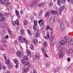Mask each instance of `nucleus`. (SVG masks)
<instances>
[{"mask_svg": "<svg viewBox=\"0 0 73 73\" xmlns=\"http://www.w3.org/2000/svg\"><path fill=\"white\" fill-rule=\"evenodd\" d=\"M64 54V49L62 48L60 52V54L59 55V58H61L63 57Z\"/></svg>", "mask_w": 73, "mask_h": 73, "instance_id": "1", "label": "nucleus"}, {"mask_svg": "<svg viewBox=\"0 0 73 73\" xmlns=\"http://www.w3.org/2000/svg\"><path fill=\"white\" fill-rule=\"evenodd\" d=\"M64 8H65V6H62L60 7V8H59V13L61 15V12L64 11Z\"/></svg>", "mask_w": 73, "mask_h": 73, "instance_id": "2", "label": "nucleus"}, {"mask_svg": "<svg viewBox=\"0 0 73 73\" xmlns=\"http://www.w3.org/2000/svg\"><path fill=\"white\" fill-rule=\"evenodd\" d=\"M68 37L67 36H64V40H65V44H69V39L66 38Z\"/></svg>", "mask_w": 73, "mask_h": 73, "instance_id": "3", "label": "nucleus"}, {"mask_svg": "<svg viewBox=\"0 0 73 73\" xmlns=\"http://www.w3.org/2000/svg\"><path fill=\"white\" fill-rule=\"evenodd\" d=\"M37 1H38V0H34V1L32 2L30 4L31 6H34L37 3Z\"/></svg>", "mask_w": 73, "mask_h": 73, "instance_id": "4", "label": "nucleus"}, {"mask_svg": "<svg viewBox=\"0 0 73 73\" xmlns=\"http://www.w3.org/2000/svg\"><path fill=\"white\" fill-rule=\"evenodd\" d=\"M34 25L33 26L34 30H36V26L37 25V21L35 20L34 21Z\"/></svg>", "mask_w": 73, "mask_h": 73, "instance_id": "5", "label": "nucleus"}, {"mask_svg": "<svg viewBox=\"0 0 73 73\" xmlns=\"http://www.w3.org/2000/svg\"><path fill=\"white\" fill-rule=\"evenodd\" d=\"M41 50L43 53H44L45 56H46V57H48V56L46 54V50H45V48H43V47H42L41 48Z\"/></svg>", "mask_w": 73, "mask_h": 73, "instance_id": "6", "label": "nucleus"}, {"mask_svg": "<svg viewBox=\"0 0 73 73\" xmlns=\"http://www.w3.org/2000/svg\"><path fill=\"white\" fill-rule=\"evenodd\" d=\"M64 24L63 23H61L60 26V29L61 31H64Z\"/></svg>", "mask_w": 73, "mask_h": 73, "instance_id": "7", "label": "nucleus"}, {"mask_svg": "<svg viewBox=\"0 0 73 73\" xmlns=\"http://www.w3.org/2000/svg\"><path fill=\"white\" fill-rule=\"evenodd\" d=\"M38 7L40 8L41 7H44L45 5H44V3L43 2L38 4Z\"/></svg>", "mask_w": 73, "mask_h": 73, "instance_id": "8", "label": "nucleus"}, {"mask_svg": "<svg viewBox=\"0 0 73 73\" xmlns=\"http://www.w3.org/2000/svg\"><path fill=\"white\" fill-rule=\"evenodd\" d=\"M27 66L28 68H30L31 66V64H30V63H29L28 62H27V64H25V65H24V66H27Z\"/></svg>", "mask_w": 73, "mask_h": 73, "instance_id": "9", "label": "nucleus"}, {"mask_svg": "<svg viewBox=\"0 0 73 73\" xmlns=\"http://www.w3.org/2000/svg\"><path fill=\"white\" fill-rule=\"evenodd\" d=\"M62 2H61V0H57V4L59 6H61V5Z\"/></svg>", "mask_w": 73, "mask_h": 73, "instance_id": "10", "label": "nucleus"}, {"mask_svg": "<svg viewBox=\"0 0 73 73\" xmlns=\"http://www.w3.org/2000/svg\"><path fill=\"white\" fill-rule=\"evenodd\" d=\"M54 21V18L52 17L51 18V19H50V21L51 23H53Z\"/></svg>", "mask_w": 73, "mask_h": 73, "instance_id": "11", "label": "nucleus"}, {"mask_svg": "<svg viewBox=\"0 0 73 73\" xmlns=\"http://www.w3.org/2000/svg\"><path fill=\"white\" fill-rule=\"evenodd\" d=\"M38 23H39V24H40V23H41V24L42 25H44V21H42L41 20L39 21H38Z\"/></svg>", "mask_w": 73, "mask_h": 73, "instance_id": "12", "label": "nucleus"}, {"mask_svg": "<svg viewBox=\"0 0 73 73\" xmlns=\"http://www.w3.org/2000/svg\"><path fill=\"white\" fill-rule=\"evenodd\" d=\"M39 36H40V34L38 33H36L35 34V38L38 37Z\"/></svg>", "mask_w": 73, "mask_h": 73, "instance_id": "13", "label": "nucleus"}, {"mask_svg": "<svg viewBox=\"0 0 73 73\" xmlns=\"http://www.w3.org/2000/svg\"><path fill=\"white\" fill-rule=\"evenodd\" d=\"M19 56L21 58H23L24 57V54L23 52H21Z\"/></svg>", "mask_w": 73, "mask_h": 73, "instance_id": "14", "label": "nucleus"}, {"mask_svg": "<svg viewBox=\"0 0 73 73\" xmlns=\"http://www.w3.org/2000/svg\"><path fill=\"white\" fill-rule=\"evenodd\" d=\"M47 36H44V38L46 39V40H48L49 39V37H50V36L49 35V34H47Z\"/></svg>", "mask_w": 73, "mask_h": 73, "instance_id": "15", "label": "nucleus"}, {"mask_svg": "<svg viewBox=\"0 0 73 73\" xmlns=\"http://www.w3.org/2000/svg\"><path fill=\"white\" fill-rule=\"evenodd\" d=\"M5 5L6 6H8L9 4V1H6L5 2Z\"/></svg>", "mask_w": 73, "mask_h": 73, "instance_id": "16", "label": "nucleus"}, {"mask_svg": "<svg viewBox=\"0 0 73 73\" xmlns=\"http://www.w3.org/2000/svg\"><path fill=\"white\" fill-rule=\"evenodd\" d=\"M29 71V68H27L26 69L24 68H23V72H25L26 71L28 72Z\"/></svg>", "mask_w": 73, "mask_h": 73, "instance_id": "17", "label": "nucleus"}, {"mask_svg": "<svg viewBox=\"0 0 73 73\" xmlns=\"http://www.w3.org/2000/svg\"><path fill=\"white\" fill-rule=\"evenodd\" d=\"M8 66V68L9 69H11L12 66V63H9Z\"/></svg>", "mask_w": 73, "mask_h": 73, "instance_id": "18", "label": "nucleus"}, {"mask_svg": "<svg viewBox=\"0 0 73 73\" xmlns=\"http://www.w3.org/2000/svg\"><path fill=\"white\" fill-rule=\"evenodd\" d=\"M27 55L28 56H29V55L31 54V51H30L29 50H28L27 51Z\"/></svg>", "mask_w": 73, "mask_h": 73, "instance_id": "19", "label": "nucleus"}, {"mask_svg": "<svg viewBox=\"0 0 73 73\" xmlns=\"http://www.w3.org/2000/svg\"><path fill=\"white\" fill-rule=\"evenodd\" d=\"M53 39H54V37L53 36H51L50 37V41H52L53 40Z\"/></svg>", "mask_w": 73, "mask_h": 73, "instance_id": "20", "label": "nucleus"}, {"mask_svg": "<svg viewBox=\"0 0 73 73\" xmlns=\"http://www.w3.org/2000/svg\"><path fill=\"white\" fill-rule=\"evenodd\" d=\"M1 27L2 28H5V24L4 23H1Z\"/></svg>", "mask_w": 73, "mask_h": 73, "instance_id": "21", "label": "nucleus"}, {"mask_svg": "<svg viewBox=\"0 0 73 73\" xmlns=\"http://www.w3.org/2000/svg\"><path fill=\"white\" fill-rule=\"evenodd\" d=\"M49 12H47L46 14V15L45 16V17H48L49 16Z\"/></svg>", "mask_w": 73, "mask_h": 73, "instance_id": "22", "label": "nucleus"}, {"mask_svg": "<svg viewBox=\"0 0 73 73\" xmlns=\"http://www.w3.org/2000/svg\"><path fill=\"white\" fill-rule=\"evenodd\" d=\"M27 32L29 36H31L32 35V33H31V32L29 30H27Z\"/></svg>", "mask_w": 73, "mask_h": 73, "instance_id": "23", "label": "nucleus"}, {"mask_svg": "<svg viewBox=\"0 0 73 73\" xmlns=\"http://www.w3.org/2000/svg\"><path fill=\"white\" fill-rule=\"evenodd\" d=\"M22 62L23 64H25V59H23L22 60Z\"/></svg>", "mask_w": 73, "mask_h": 73, "instance_id": "24", "label": "nucleus"}, {"mask_svg": "<svg viewBox=\"0 0 73 73\" xmlns=\"http://www.w3.org/2000/svg\"><path fill=\"white\" fill-rule=\"evenodd\" d=\"M69 52H68V53H72L73 52V50L71 49H70L68 50Z\"/></svg>", "mask_w": 73, "mask_h": 73, "instance_id": "25", "label": "nucleus"}, {"mask_svg": "<svg viewBox=\"0 0 73 73\" xmlns=\"http://www.w3.org/2000/svg\"><path fill=\"white\" fill-rule=\"evenodd\" d=\"M30 48L32 50H34V47H33V45L32 44L30 45Z\"/></svg>", "mask_w": 73, "mask_h": 73, "instance_id": "26", "label": "nucleus"}, {"mask_svg": "<svg viewBox=\"0 0 73 73\" xmlns=\"http://www.w3.org/2000/svg\"><path fill=\"white\" fill-rule=\"evenodd\" d=\"M20 51H18L17 52V54L18 56H20Z\"/></svg>", "mask_w": 73, "mask_h": 73, "instance_id": "27", "label": "nucleus"}, {"mask_svg": "<svg viewBox=\"0 0 73 73\" xmlns=\"http://www.w3.org/2000/svg\"><path fill=\"white\" fill-rule=\"evenodd\" d=\"M61 45H64L65 44V41L64 40H61L60 42Z\"/></svg>", "mask_w": 73, "mask_h": 73, "instance_id": "28", "label": "nucleus"}, {"mask_svg": "<svg viewBox=\"0 0 73 73\" xmlns=\"http://www.w3.org/2000/svg\"><path fill=\"white\" fill-rule=\"evenodd\" d=\"M25 40V38H22V39L21 40L20 42H21L23 43L24 42V40Z\"/></svg>", "mask_w": 73, "mask_h": 73, "instance_id": "29", "label": "nucleus"}, {"mask_svg": "<svg viewBox=\"0 0 73 73\" xmlns=\"http://www.w3.org/2000/svg\"><path fill=\"white\" fill-rule=\"evenodd\" d=\"M15 13L17 16H18V15H19V11H18L17 10V9H16L15 10Z\"/></svg>", "mask_w": 73, "mask_h": 73, "instance_id": "30", "label": "nucleus"}, {"mask_svg": "<svg viewBox=\"0 0 73 73\" xmlns=\"http://www.w3.org/2000/svg\"><path fill=\"white\" fill-rule=\"evenodd\" d=\"M70 44L71 45H73V39H71L70 40Z\"/></svg>", "mask_w": 73, "mask_h": 73, "instance_id": "31", "label": "nucleus"}, {"mask_svg": "<svg viewBox=\"0 0 73 73\" xmlns=\"http://www.w3.org/2000/svg\"><path fill=\"white\" fill-rule=\"evenodd\" d=\"M33 42L34 43H35L36 44H37V40L36 39H34L33 40Z\"/></svg>", "mask_w": 73, "mask_h": 73, "instance_id": "32", "label": "nucleus"}, {"mask_svg": "<svg viewBox=\"0 0 73 73\" xmlns=\"http://www.w3.org/2000/svg\"><path fill=\"white\" fill-rule=\"evenodd\" d=\"M15 64H19V62L17 59H15Z\"/></svg>", "mask_w": 73, "mask_h": 73, "instance_id": "33", "label": "nucleus"}, {"mask_svg": "<svg viewBox=\"0 0 73 73\" xmlns=\"http://www.w3.org/2000/svg\"><path fill=\"white\" fill-rule=\"evenodd\" d=\"M47 42H44V47H46L47 46Z\"/></svg>", "mask_w": 73, "mask_h": 73, "instance_id": "34", "label": "nucleus"}, {"mask_svg": "<svg viewBox=\"0 0 73 73\" xmlns=\"http://www.w3.org/2000/svg\"><path fill=\"white\" fill-rule=\"evenodd\" d=\"M5 0H1V2L2 4H5Z\"/></svg>", "mask_w": 73, "mask_h": 73, "instance_id": "35", "label": "nucleus"}, {"mask_svg": "<svg viewBox=\"0 0 73 73\" xmlns=\"http://www.w3.org/2000/svg\"><path fill=\"white\" fill-rule=\"evenodd\" d=\"M52 5H53V4L52 3V2H51L50 3H49V7H52Z\"/></svg>", "mask_w": 73, "mask_h": 73, "instance_id": "36", "label": "nucleus"}, {"mask_svg": "<svg viewBox=\"0 0 73 73\" xmlns=\"http://www.w3.org/2000/svg\"><path fill=\"white\" fill-rule=\"evenodd\" d=\"M2 69L3 70H5L6 69L5 66L4 65H3L2 66Z\"/></svg>", "mask_w": 73, "mask_h": 73, "instance_id": "37", "label": "nucleus"}, {"mask_svg": "<svg viewBox=\"0 0 73 73\" xmlns=\"http://www.w3.org/2000/svg\"><path fill=\"white\" fill-rule=\"evenodd\" d=\"M15 24H16V25H19V21L18 20H17L15 21Z\"/></svg>", "mask_w": 73, "mask_h": 73, "instance_id": "38", "label": "nucleus"}, {"mask_svg": "<svg viewBox=\"0 0 73 73\" xmlns=\"http://www.w3.org/2000/svg\"><path fill=\"white\" fill-rule=\"evenodd\" d=\"M10 62H9V60H6V64H9Z\"/></svg>", "mask_w": 73, "mask_h": 73, "instance_id": "39", "label": "nucleus"}, {"mask_svg": "<svg viewBox=\"0 0 73 73\" xmlns=\"http://www.w3.org/2000/svg\"><path fill=\"white\" fill-rule=\"evenodd\" d=\"M33 59L34 61L36 60V56L34 55L33 56Z\"/></svg>", "mask_w": 73, "mask_h": 73, "instance_id": "40", "label": "nucleus"}, {"mask_svg": "<svg viewBox=\"0 0 73 73\" xmlns=\"http://www.w3.org/2000/svg\"><path fill=\"white\" fill-rule=\"evenodd\" d=\"M12 24L13 26H15V24H16V22L15 21H13L12 22Z\"/></svg>", "mask_w": 73, "mask_h": 73, "instance_id": "41", "label": "nucleus"}, {"mask_svg": "<svg viewBox=\"0 0 73 73\" xmlns=\"http://www.w3.org/2000/svg\"><path fill=\"white\" fill-rule=\"evenodd\" d=\"M24 25H27V24H28L27 21L26 20H25L24 21Z\"/></svg>", "mask_w": 73, "mask_h": 73, "instance_id": "42", "label": "nucleus"}, {"mask_svg": "<svg viewBox=\"0 0 73 73\" xmlns=\"http://www.w3.org/2000/svg\"><path fill=\"white\" fill-rule=\"evenodd\" d=\"M24 60H28V57L27 56H25L24 57Z\"/></svg>", "mask_w": 73, "mask_h": 73, "instance_id": "43", "label": "nucleus"}, {"mask_svg": "<svg viewBox=\"0 0 73 73\" xmlns=\"http://www.w3.org/2000/svg\"><path fill=\"white\" fill-rule=\"evenodd\" d=\"M18 39L19 40H20V41L22 39V37L21 36H20L18 37Z\"/></svg>", "mask_w": 73, "mask_h": 73, "instance_id": "44", "label": "nucleus"}, {"mask_svg": "<svg viewBox=\"0 0 73 73\" xmlns=\"http://www.w3.org/2000/svg\"><path fill=\"white\" fill-rule=\"evenodd\" d=\"M19 63H16V66H15V68H17L19 67V64H18Z\"/></svg>", "mask_w": 73, "mask_h": 73, "instance_id": "45", "label": "nucleus"}, {"mask_svg": "<svg viewBox=\"0 0 73 73\" xmlns=\"http://www.w3.org/2000/svg\"><path fill=\"white\" fill-rule=\"evenodd\" d=\"M67 60L68 62H69L70 61V57H68L67 58Z\"/></svg>", "mask_w": 73, "mask_h": 73, "instance_id": "46", "label": "nucleus"}, {"mask_svg": "<svg viewBox=\"0 0 73 73\" xmlns=\"http://www.w3.org/2000/svg\"><path fill=\"white\" fill-rule=\"evenodd\" d=\"M46 28L47 30H48V29H50V27H49V26L47 25L46 26Z\"/></svg>", "mask_w": 73, "mask_h": 73, "instance_id": "47", "label": "nucleus"}, {"mask_svg": "<svg viewBox=\"0 0 73 73\" xmlns=\"http://www.w3.org/2000/svg\"><path fill=\"white\" fill-rule=\"evenodd\" d=\"M24 41L25 42V43H26V44H27L28 41H27V40H26V39H25V40H24Z\"/></svg>", "mask_w": 73, "mask_h": 73, "instance_id": "48", "label": "nucleus"}, {"mask_svg": "<svg viewBox=\"0 0 73 73\" xmlns=\"http://www.w3.org/2000/svg\"><path fill=\"white\" fill-rule=\"evenodd\" d=\"M50 44H51V45H52V46H54V43H53V42L51 43V42H50Z\"/></svg>", "mask_w": 73, "mask_h": 73, "instance_id": "49", "label": "nucleus"}, {"mask_svg": "<svg viewBox=\"0 0 73 73\" xmlns=\"http://www.w3.org/2000/svg\"><path fill=\"white\" fill-rule=\"evenodd\" d=\"M3 15L2 14H0V17H1V18H3Z\"/></svg>", "mask_w": 73, "mask_h": 73, "instance_id": "50", "label": "nucleus"}, {"mask_svg": "<svg viewBox=\"0 0 73 73\" xmlns=\"http://www.w3.org/2000/svg\"><path fill=\"white\" fill-rule=\"evenodd\" d=\"M20 32H21V34H23V33H24V31H23V30H21Z\"/></svg>", "mask_w": 73, "mask_h": 73, "instance_id": "51", "label": "nucleus"}, {"mask_svg": "<svg viewBox=\"0 0 73 73\" xmlns=\"http://www.w3.org/2000/svg\"><path fill=\"white\" fill-rule=\"evenodd\" d=\"M8 37H9V36H8V35H7L5 36V37L4 38H6V39L8 38Z\"/></svg>", "mask_w": 73, "mask_h": 73, "instance_id": "52", "label": "nucleus"}, {"mask_svg": "<svg viewBox=\"0 0 73 73\" xmlns=\"http://www.w3.org/2000/svg\"><path fill=\"white\" fill-rule=\"evenodd\" d=\"M34 73H37V71L35 70H34L33 71Z\"/></svg>", "mask_w": 73, "mask_h": 73, "instance_id": "53", "label": "nucleus"}, {"mask_svg": "<svg viewBox=\"0 0 73 73\" xmlns=\"http://www.w3.org/2000/svg\"><path fill=\"white\" fill-rule=\"evenodd\" d=\"M51 13H52V14H54V12L53 11H51Z\"/></svg>", "mask_w": 73, "mask_h": 73, "instance_id": "54", "label": "nucleus"}, {"mask_svg": "<svg viewBox=\"0 0 73 73\" xmlns=\"http://www.w3.org/2000/svg\"><path fill=\"white\" fill-rule=\"evenodd\" d=\"M54 14H57V12L56 11H54Z\"/></svg>", "mask_w": 73, "mask_h": 73, "instance_id": "55", "label": "nucleus"}, {"mask_svg": "<svg viewBox=\"0 0 73 73\" xmlns=\"http://www.w3.org/2000/svg\"><path fill=\"white\" fill-rule=\"evenodd\" d=\"M8 32L9 34L11 33V31L9 29H8Z\"/></svg>", "mask_w": 73, "mask_h": 73, "instance_id": "56", "label": "nucleus"}, {"mask_svg": "<svg viewBox=\"0 0 73 73\" xmlns=\"http://www.w3.org/2000/svg\"><path fill=\"white\" fill-rule=\"evenodd\" d=\"M21 14H23V10H21L20 11Z\"/></svg>", "mask_w": 73, "mask_h": 73, "instance_id": "57", "label": "nucleus"}, {"mask_svg": "<svg viewBox=\"0 0 73 73\" xmlns=\"http://www.w3.org/2000/svg\"><path fill=\"white\" fill-rule=\"evenodd\" d=\"M3 56L4 57L5 60H6V56H5V55H4Z\"/></svg>", "mask_w": 73, "mask_h": 73, "instance_id": "58", "label": "nucleus"}, {"mask_svg": "<svg viewBox=\"0 0 73 73\" xmlns=\"http://www.w3.org/2000/svg\"><path fill=\"white\" fill-rule=\"evenodd\" d=\"M34 16H36V13H34Z\"/></svg>", "mask_w": 73, "mask_h": 73, "instance_id": "59", "label": "nucleus"}, {"mask_svg": "<svg viewBox=\"0 0 73 73\" xmlns=\"http://www.w3.org/2000/svg\"><path fill=\"white\" fill-rule=\"evenodd\" d=\"M71 3H73V0H71Z\"/></svg>", "mask_w": 73, "mask_h": 73, "instance_id": "60", "label": "nucleus"}, {"mask_svg": "<svg viewBox=\"0 0 73 73\" xmlns=\"http://www.w3.org/2000/svg\"><path fill=\"white\" fill-rule=\"evenodd\" d=\"M1 69V66L0 64V70Z\"/></svg>", "mask_w": 73, "mask_h": 73, "instance_id": "61", "label": "nucleus"}, {"mask_svg": "<svg viewBox=\"0 0 73 73\" xmlns=\"http://www.w3.org/2000/svg\"><path fill=\"white\" fill-rule=\"evenodd\" d=\"M3 42H4L5 43H6V40H5V41H4L3 40Z\"/></svg>", "mask_w": 73, "mask_h": 73, "instance_id": "62", "label": "nucleus"}, {"mask_svg": "<svg viewBox=\"0 0 73 73\" xmlns=\"http://www.w3.org/2000/svg\"><path fill=\"white\" fill-rule=\"evenodd\" d=\"M50 31H52V28L50 29Z\"/></svg>", "mask_w": 73, "mask_h": 73, "instance_id": "63", "label": "nucleus"}, {"mask_svg": "<svg viewBox=\"0 0 73 73\" xmlns=\"http://www.w3.org/2000/svg\"><path fill=\"white\" fill-rule=\"evenodd\" d=\"M62 1H64V2L65 1V0H62Z\"/></svg>", "mask_w": 73, "mask_h": 73, "instance_id": "64", "label": "nucleus"}]
</instances>
